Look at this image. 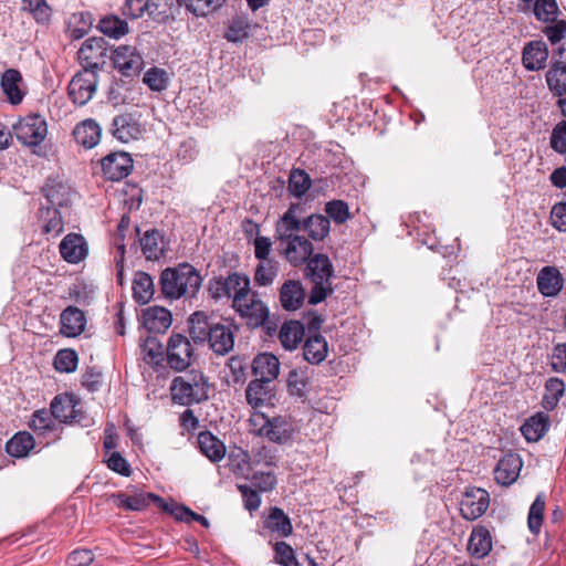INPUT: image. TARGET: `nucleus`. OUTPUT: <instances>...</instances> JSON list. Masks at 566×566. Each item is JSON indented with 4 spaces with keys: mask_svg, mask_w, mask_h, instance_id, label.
Returning <instances> with one entry per match:
<instances>
[{
    "mask_svg": "<svg viewBox=\"0 0 566 566\" xmlns=\"http://www.w3.org/2000/svg\"><path fill=\"white\" fill-rule=\"evenodd\" d=\"M300 203H291L275 223L274 238L281 247L283 256L294 266L304 264L313 254L310 239L300 234Z\"/></svg>",
    "mask_w": 566,
    "mask_h": 566,
    "instance_id": "nucleus-1",
    "label": "nucleus"
},
{
    "mask_svg": "<svg viewBox=\"0 0 566 566\" xmlns=\"http://www.w3.org/2000/svg\"><path fill=\"white\" fill-rule=\"evenodd\" d=\"M188 323L189 334L195 343L208 342L211 350L219 356L232 352L237 327L230 321H216L203 312H196L190 315Z\"/></svg>",
    "mask_w": 566,
    "mask_h": 566,
    "instance_id": "nucleus-2",
    "label": "nucleus"
},
{
    "mask_svg": "<svg viewBox=\"0 0 566 566\" xmlns=\"http://www.w3.org/2000/svg\"><path fill=\"white\" fill-rule=\"evenodd\" d=\"M202 277L189 263L165 269L159 279L161 293L170 300L193 297L200 290Z\"/></svg>",
    "mask_w": 566,
    "mask_h": 566,
    "instance_id": "nucleus-3",
    "label": "nucleus"
},
{
    "mask_svg": "<svg viewBox=\"0 0 566 566\" xmlns=\"http://www.w3.org/2000/svg\"><path fill=\"white\" fill-rule=\"evenodd\" d=\"M170 391L175 402L189 406L208 399L209 385L201 371L191 370L189 374L176 377L171 382Z\"/></svg>",
    "mask_w": 566,
    "mask_h": 566,
    "instance_id": "nucleus-4",
    "label": "nucleus"
},
{
    "mask_svg": "<svg viewBox=\"0 0 566 566\" xmlns=\"http://www.w3.org/2000/svg\"><path fill=\"white\" fill-rule=\"evenodd\" d=\"M231 306L251 328L263 326L269 318L268 306L251 291L249 296L237 297Z\"/></svg>",
    "mask_w": 566,
    "mask_h": 566,
    "instance_id": "nucleus-5",
    "label": "nucleus"
},
{
    "mask_svg": "<svg viewBox=\"0 0 566 566\" xmlns=\"http://www.w3.org/2000/svg\"><path fill=\"white\" fill-rule=\"evenodd\" d=\"M14 134L23 145L38 146L40 145L48 133V125L45 119L38 115L31 114L21 118L14 126Z\"/></svg>",
    "mask_w": 566,
    "mask_h": 566,
    "instance_id": "nucleus-6",
    "label": "nucleus"
},
{
    "mask_svg": "<svg viewBox=\"0 0 566 566\" xmlns=\"http://www.w3.org/2000/svg\"><path fill=\"white\" fill-rule=\"evenodd\" d=\"M97 73L87 72L77 73L69 84V96L72 102L78 106L87 104L96 92Z\"/></svg>",
    "mask_w": 566,
    "mask_h": 566,
    "instance_id": "nucleus-7",
    "label": "nucleus"
},
{
    "mask_svg": "<svg viewBox=\"0 0 566 566\" xmlns=\"http://www.w3.org/2000/svg\"><path fill=\"white\" fill-rule=\"evenodd\" d=\"M192 353V345L187 337L181 334L170 336L167 345V361L172 369L185 370L190 365Z\"/></svg>",
    "mask_w": 566,
    "mask_h": 566,
    "instance_id": "nucleus-8",
    "label": "nucleus"
},
{
    "mask_svg": "<svg viewBox=\"0 0 566 566\" xmlns=\"http://www.w3.org/2000/svg\"><path fill=\"white\" fill-rule=\"evenodd\" d=\"M490 505V494L480 488L467 489L460 503V512L463 518L475 521L481 517Z\"/></svg>",
    "mask_w": 566,
    "mask_h": 566,
    "instance_id": "nucleus-9",
    "label": "nucleus"
},
{
    "mask_svg": "<svg viewBox=\"0 0 566 566\" xmlns=\"http://www.w3.org/2000/svg\"><path fill=\"white\" fill-rule=\"evenodd\" d=\"M105 44L103 38H90L82 43L77 56L84 71L96 72L99 69L106 55Z\"/></svg>",
    "mask_w": 566,
    "mask_h": 566,
    "instance_id": "nucleus-10",
    "label": "nucleus"
},
{
    "mask_svg": "<svg viewBox=\"0 0 566 566\" xmlns=\"http://www.w3.org/2000/svg\"><path fill=\"white\" fill-rule=\"evenodd\" d=\"M112 61L115 66L124 76L136 75L140 72L144 65V60L136 48L132 45H119L112 54Z\"/></svg>",
    "mask_w": 566,
    "mask_h": 566,
    "instance_id": "nucleus-11",
    "label": "nucleus"
},
{
    "mask_svg": "<svg viewBox=\"0 0 566 566\" xmlns=\"http://www.w3.org/2000/svg\"><path fill=\"white\" fill-rule=\"evenodd\" d=\"M111 132L117 140L128 143L139 139L144 128L135 114L124 113L114 117Z\"/></svg>",
    "mask_w": 566,
    "mask_h": 566,
    "instance_id": "nucleus-12",
    "label": "nucleus"
},
{
    "mask_svg": "<svg viewBox=\"0 0 566 566\" xmlns=\"http://www.w3.org/2000/svg\"><path fill=\"white\" fill-rule=\"evenodd\" d=\"M80 402L73 394H62L53 398L50 409L53 418L61 422H78L81 421Z\"/></svg>",
    "mask_w": 566,
    "mask_h": 566,
    "instance_id": "nucleus-13",
    "label": "nucleus"
},
{
    "mask_svg": "<svg viewBox=\"0 0 566 566\" xmlns=\"http://www.w3.org/2000/svg\"><path fill=\"white\" fill-rule=\"evenodd\" d=\"M132 169L133 159L127 153H113L102 160V170L108 180H122L130 174Z\"/></svg>",
    "mask_w": 566,
    "mask_h": 566,
    "instance_id": "nucleus-14",
    "label": "nucleus"
},
{
    "mask_svg": "<svg viewBox=\"0 0 566 566\" xmlns=\"http://www.w3.org/2000/svg\"><path fill=\"white\" fill-rule=\"evenodd\" d=\"M0 87L6 99L13 106L20 105L25 96L23 77L15 69L6 70L0 77Z\"/></svg>",
    "mask_w": 566,
    "mask_h": 566,
    "instance_id": "nucleus-15",
    "label": "nucleus"
},
{
    "mask_svg": "<svg viewBox=\"0 0 566 566\" xmlns=\"http://www.w3.org/2000/svg\"><path fill=\"white\" fill-rule=\"evenodd\" d=\"M522 465V459L517 453H506L494 469L495 481L503 486L511 485L518 478Z\"/></svg>",
    "mask_w": 566,
    "mask_h": 566,
    "instance_id": "nucleus-16",
    "label": "nucleus"
},
{
    "mask_svg": "<svg viewBox=\"0 0 566 566\" xmlns=\"http://www.w3.org/2000/svg\"><path fill=\"white\" fill-rule=\"evenodd\" d=\"M306 275L312 283H332L334 266L326 254L317 253L306 261Z\"/></svg>",
    "mask_w": 566,
    "mask_h": 566,
    "instance_id": "nucleus-17",
    "label": "nucleus"
},
{
    "mask_svg": "<svg viewBox=\"0 0 566 566\" xmlns=\"http://www.w3.org/2000/svg\"><path fill=\"white\" fill-rule=\"evenodd\" d=\"M301 210L303 209L301 208ZM298 226L300 231H305L314 241H323L331 230V221L327 217L316 213L302 217V211L298 212Z\"/></svg>",
    "mask_w": 566,
    "mask_h": 566,
    "instance_id": "nucleus-18",
    "label": "nucleus"
},
{
    "mask_svg": "<svg viewBox=\"0 0 566 566\" xmlns=\"http://www.w3.org/2000/svg\"><path fill=\"white\" fill-rule=\"evenodd\" d=\"M60 253L69 263H78L87 255V244L83 235L69 233L60 243Z\"/></svg>",
    "mask_w": 566,
    "mask_h": 566,
    "instance_id": "nucleus-19",
    "label": "nucleus"
},
{
    "mask_svg": "<svg viewBox=\"0 0 566 566\" xmlns=\"http://www.w3.org/2000/svg\"><path fill=\"white\" fill-rule=\"evenodd\" d=\"M252 371L256 379L272 382L280 373L279 358L271 353H261L253 358Z\"/></svg>",
    "mask_w": 566,
    "mask_h": 566,
    "instance_id": "nucleus-20",
    "label": "nucleus"
},
{
    "mask_svg": "<svg viewBox=\"0 0 566 566\" xmlns=\"http://www.w3.org/2000/svg\"><path fill=\"white\" fill-rule=\"evenodd\" d=\"M538 291L547 297L556 296L563 289L564 279L554 266L543 268L536 279Z\"/></svg>",
    "mask_w": 566,
    "mask_h": 566,
    "instance_id": "nucleus-21",
    "label": "nucleus"
},
{
    "mask_svg": "<svg viewBox=\"0 0 566 566\" xmlns=\"http://www.w3.org/2000/svg\"><path fill=\"white\" fill-rule=\"evenodd\" d=\"M305 298V291L300 281L289 280L280 290V302L284 310L295 311L300 308Z\"/></svg>",
    "mask_w": 566,
    "mask_h": 566,
    "instance_id": "nucleus-22",
    "label": "nucleus"
},
{
    "mask_svg": "<svg viewBox=\"0 0 566 566\" xmlns=\"http://www.w3.org/2000/svg\"><path fill=\"white\" fill-rule=\"evenodd\" d=\"M171 325V313L160 306H150L143 312V326L149 332L163 333Z\"/></svg>",
    "mask_w": 566,
    "mask_h": 566,
    "instance_id": "nucleus-23",
    "label": "nucleus"
},
{
    "mask_svg": "<svg viewBox=\"0 0 566 566\" xmlns=\"http://www.w3.org/2000/svg\"><path fill=\"white\" fill-rule=\"evenodd\" d=\"M85 323L83 311L69 306L61 314V333L67 337H75L84 331Z\"/></svg>",
    "mask_w": 566,
    "mask_h": 566,
    "instance_id": "nucleus-24",
    "label": "nucleus"
},
{
    "mask_svg": "<svg viewBox=\"0 0 566 566\" xmlns=\"http://www.w3.org/2000/svg\"><path fill=\"white\" fill-rule=\"evenodd\" d=\"M548 50L543 41H532L523 50V64L530 71H537L545 66Z\"/></svg>",
    "mask_w": 566,
    "mask_h": 566,
    "instance_id": "nucleus-25",
    "label": "nucleus"
},
{
    "mask_svg": "<svg viewBox=\"0 0 566 566\" xmlns=\"http://www.w3.org/2000/svg\"><path fill=\"white\" fill-rule=\"evenodd\" d=\"M198 447L211 462H219L224 458L226 447L223 442L210 431H202L197 438Z\"/></svg>",
    "mask_w": 566,
    "mask_h": 566,
    "instance_id": "nucleus-26",
    "label": "nucleus"
},
{
    "mask_svg": "<svg viewBox=\"0 0 566 566\" xmlns=\"http://www.w3.org/2000/svg\"><path fill=\"white\" fill-rule=\"evenodd\" d=\"M327 352V342L321 334L307 336L303 346V355L306 361L317 365L326 358Z\"/></svg>",
    "mask_w": 566,
    "mask_h": 566,
    "instance_id": "nucleus-27",
    "label": "nucleus"
},
{
    "mask_svg": "<svg viewBox=\"0 0 566 566\" xmlns=\"http://www.w3.org/2000/svg\"><path fill=\"white\" fill-rule=\"evenodd\" d=\"M77 144L85 148H93L101 138V127L93 119H85L77 124L73 130Z\"/></svg>",
    "mask_w": 566,
    "mask_h": 566,
    "instance_id": "nucleus-28",
    "label": "nucleus"
},
{
    "mask_svg": "<svg viewBox=\"0 0 566 566\" xmlns=\"http://www.w3.org/2000/svg\"><path fill=\"white\" fill-rule=\"evenodd\" d=\"M305 335L304 324L298 321L285 322L279 332V339L286 350H293Z\"/></svg>",
    "mask_w": 566,
    "mask_h": 566,
    "instance_id": "nucleus-29",
    "label": "nucleus"
},
{
    "mask_svg": "<svg viewBox=\"0 0 566 566\" xmlns=\"http://www.w3.org/2000/svg\"><path fill=\"white\" fill-rule=\"evenodd\" d=\"M549 427V417L543 412H538L531 417L521 427V432L528 442L538 441Z\"/></svg>",
    "mask_w": 566,
    "mask_h": 566,
    "instance_id": "nucleus-30",
    "label": "nucleus"
},
{
    "mask_svg": "<svg viewBox=\"0 0 566 566\" xmlns=\"http://www.w3.org/2000/svg\"><path fill=\"white\" fill-rule=\"evenodd\" d=\"M245 398L253 409L263 407L271 399L270 382L260 379L251 380L245 389Z\"/></svg>",
    "mask_w": 566,
    "mask_h": 566,
    "instance_id": "nucleus-31",
    "label": "nucleus"
},
{
    "mask_svg": "<svg viewBox=\"0 0 566 566\" xmlns=\"http://www.w3.org/2000/svg\"><path fill=\"white\" fill-rule=\"evenodd\" d=\"M548 88L557 96L566 92V62L554 60L546 73Z\"/></svg>",
    "mask_w": 566,
    "mask_h": 566,
    "instance_id": "nucleus-32",
    "label": "nucleus"
},
{
    "mask_svg": "<svg viewBox=\"0 0 566 566\" xmlns=\"http://www.w3.org/2000/svg\"><path fill=\"white\" fill-rule=\"evenodd\" d=\"M492 548V541L490 532L483 527H475L470 536L468 543V551L471 555L482 558L489 554Z\"/></svg>",
    "mask_w": 566,
    "mask_h": 566,
    "instance_id": "nucleus-33",
    "label": "nucleus"
},
{
    "mask_svg": "<svg viewBox=\"0 0 566 566\" xmlns=\"http://www.w3.org/2000/svg\"><path fill=\"white\" fill-rule=\"evenodd\" d=\"M114 497L116 499L117 506L129 511H142L148 506L150 502H161V499L154 493H138L135 495L118 493L114 495Z\"/></svg>",
    "mask_w": 566,
    "mask_h": 566,
    "instance_id": "nucleus-34",
    "label": "nucleus"
},
{
    "mask_svg": "<svg viewBox=\"0 0 566 566\" xmlns=\"http://www.w3.org/2000/svg\"><path fill=\"white\" fill-rule=\"evenodd\" d=\"M264 527L277 533L282 537H287L293 532L290 517L280 507H272L269 516L264 521Z\"/></svg>",
    "mask_w": 566,
    "mask_h": 566,
    "instance_id": "nucleus-35",
    "label": "nucleus"
},
{
    "mask_svg": "<svg viewBox=\"0 0 566 566\" xmlns=\"http://www.w3.org/2000/svg\"><path fill=\"white\" fill-rule=\"evenodd\" d=\"M140 247L147 260H158L164 253V241L159 231L147 230L140 238Z\"/></svg>",
    "mask_w": 566,
    "mask_h": 566,
    "instance_id": "nucleus-36",
    "label": "nucleus"
},
{
    "mask_svg": "<svg viewBox=\"0 0 566 566\" xmlns=\"http://www.w3.org/2000/svg\"><path fill=\"white\" fill-rule=\"evenodd\" d=\"M226 290L228 292V298H232V304H235L237 297L242 298L249 296L250 279L245 274L238 272L229 274L224 277Z\"/></svg>",
    "mask_w": 566,
    "mask_h": 566,
    "instance_id": "nucleus-37",
    "label": "nucleus"
},
{
    "mask_svg": "<svg viewBox=\"0 0 566 566\" xmlns=\"http://www.w3.org/2000/svg\"><path fill=\"white\" fill-rule=\"evenodd\" d=\"M34 448V438L27 431L15 433L6 444L8 454L14 458H23Z\"/></svg>",
    "mask_w": 566,
    "mask_h": 566,
    "instance_id": "nucleus-38",
    "label": "nucleus"
},
{
    "mask_svg": "<svg viewBox=\"0 0 566 566\" xmlns=\"http://www.w3.org/2000/svg\"><path fill=\"white\" fill-rule=\"evenodd\" d=\"M179 7L180 0H147V13L157 22L168 20Z\"/></svg>",
    "mask_w": 566,
    "mask_h": 566,
    "instance_id": "nucleus-39",
    "label": "nucleus"
},
{
    "mask_svg": "<svg viewBox=\"0 0 566 566\" xmlns=\"http://www.w3.org/2000/svg\"><path fill=\"white\" fill-rule=\"evenodd\" d=\"M133 295L137 303L146 304L154 295L151 276L146 272H137L133 281Z\"/></svg>",
    "mask_w": 566,
    "mask_h": 566,
    "instance_id": "nucleus-40",
    "label": "nucleus"
},
{
    "mask_svg": "<svg viewBox=\"0 0 566 566\" xmlns=\"http://www.w3.org/2000/svg\"><path fill=\"white\" fill-rule=\"evenodd\" d=\"M39 221L42 223L43 232L59 235L63 231V220L57 208L39 209Z\"/></svg>",
    "mask_w": 566,
    "mask_h": 566,
    "instance_id": "nucleus-41",
    "label": "nucleus"
},
{
    "mask_svg": "<svg viewBox=\"0 0 566 566\" xmlns=\"http://www.w3.org/2000/svg\"><path fill=\"white\" fill-rule=\"evenodd\" d=\"M310 376L307 367L295 368L289 373L287 390L291 396L305 397Z\"/></svg>",
    "mask_w": 566,
    "mask_h": 566,
    "instance_id": "nucleus-42",
    "label": "nucleus"
},
{
    "mask_svg": "<svg viewBox=\"0 0 566 566\" xmlns=\"http://www.w3.org/2000/svg\"><path fill=\"white\" fill-rule=\"evenodd\" d=\"M99 31L113 39H119L128 33V23L116 15H106L98 22Z\"/></svg>",
    "mask_w": 566,
    "mask_h": 566,
    "instance_id": "nucleus-43",
    "label": "nucleus"
},
{
    "mask_svg": "<svg viewBox=\"0 0 566 566\" xmlns=\"http://www.w3.org/2000/svg\"><path fill=\"white\" fill-rule=\"evenodd\" d=\"M251 23L245 15H235L231 19L224 38L230 42H239L248 38Z\"/></svg>",
    "mask_w": 566,
    "mask_h": 566,
    "instance_id": "nucleus-44",
    "label": "nucleus"
},
{
    "mask_svg": "<svg viewBox=\"0 0 566 566\" xmlns=\"http://www.w3.org/2000/svg\"><path fill=\"white\" fill-rule=\"evenodd\" d=\"M565 390L564 381L559 378H549L545 384V394L543 397V406L547 410H553Z\"/></svg>",
    "mask_w": 566,
    "mask_h": 566,
    "instance_id": "nucleus-45",
    "label": "nucleus"
},
{
    "mask_svg": "<svg viewBox=\"0 0 566 566\" xmlns=\"http://www.w3.org/2000/svg\"><path fill=\"white\" fill-rule=\"evenodd\" d=\"M276 274L277 262L275 260L260 261L254 272V282L260 286H268L273 283Z\"/></svg>",
    "mask_w": 566,
    "mask_h": 566,
    "instance_id": "nucleus-46",
    "label": "nucleus"
},
{
    "mask_svg": "<svg viewBox=\"0 0 566 566\" xmlns=\"http://www.w3.org/2000/svg\"><path fill=\"white\" fill-rule=\"evenodd\" d=\"M143 82L155 92H161L168 87L169 74L166 70L153 66L145 74Z\"/></svg>",
    "mask_w": 566,
    "mask_h": 566,
    "instance_id": "nucleus-47",
    "label": "nucleus"
},
{
    "mask_svg": "<svg viewBox=\"0 0 566 566\" xmlns=\"http://www.w3.org/2000/svg\"><path fill=\"white\" fill-rule=\"evenodd\" d=\"M312 180L310 176L301 169H293L289 178V190L296 197L301 198L310 189Z\"/></svg>",
    "mask_w": 566,
    "mask_h": 566,
    "instance_id": "nucleus-48",
    "label": "nucleus"
},
{
    "mask_svg": "<svg viewBox=\"0 0 566 566\" xmlns=\"http://www.w3.org/2000/svg\"><path fill=\"white\" fill-rule=\"evenodd\" d=\"M241 453L243 457L242 461L247 462L250 460L251 467L264 465L271 468L275 467L277 462L276 457L272 453L271 449L264 446L260 448H253L251 457L247 452L241 451Z\"/></svg>",
    "mask_w": 566,
    "mask_h": 566,
    "instance_id": "nucleus-49",
    "label": "nucleus"
},
{
    "mask_svg": "<svg viewBox=\"0 0 566 566\" xmlns=\"http://www.w3.org/2000/svg\"><path fill=\"white\" fill-rule=\"evenodd\" d=\"M226 0H184L186 9L196 17H207L219 9Z\"/></svg>",
    "mask_w": 566,
    "mask_h": 566,
    "instance_id": "nucleus-50",
    "label": "nucleus"
},
{
    "mask_svg": "<svg viewBox=\"0 0 566 566\" xmlns=\"http://www.w3.org/2000/svg\"><path fill=\"white\" fill-rule=\"evenodd\" d=\"M78 357L74 349H60L54 357V368L60 373H73L77 367Z\"/></svg>",
    "mask_w": 566,
    "mask_h": 566,
    "instance_id": "nucleus-51",
    "label": "nucleus"
},
{
    "mask_svg": "<svg viewBox=\"0 0 566 566\" xmlns=\"http://www.w3.org/2000/svg\"><path fill=\"white\" fill-rule=\"evenodd\" d=\"M545 510V500L543 495H537L532 503L528 512L527 525L533 534H538L543 523Z\"/></svg>",
    "mask_w": 566,
    "mask_h": 566,
    "instance_id": "nucleus-52",
    "label": "nucleus"
},
{
    "mask_svg": "<svg viewBox=\"0 0 566 566\" xmlns=\"http://www.w3.org/2000/svg\"><path fill=\"white\" fill-rule=\"evenodd\" d=\"M325 212L328 219L337 224H343L350 219L349 207L344 200H332L325 205Z\"/></svg>",
    "mask_w": 566,
    "mask_h": 566,
    "instance_id": "nucleus-53",
    "label": "nucleus"
},
{
    "mask_svg": "<svg viewBox=\"0 0 566 566\" xmlns=\"http://www.w3.org/2000/svg\"><path fill=\"white\" fill-rule=\"evenodd\" d=\"M558 13V7L555 0H536L534 4V14L537 20L543 22H555Z\"/></svg>",
    "mask_w": 566,
    "mask_h": 566,
    "instance_id": "nucleus-54",
    "label": "nucleus"
},
{
    "mask_svg": "<svg viewBox=\"0 0 566 566\" xmlns=\"http://www.w3.org/2000/svg\"><path fill=\"white\" fill-rule=\"evenodd\" d=\"M142 352L144 354V360L148 364H158L163 359V345L155 336H149L144 340Z\"/></svg>",
    "mask_w": 566,
    "mask_h": 566,
    "instance_id": "nucleus-55",
    "label": "nucleus"
},
{
    "mask_svg": "<svg viewBox=\"0 0 566 566\" xmlns=\"http://www.w3.org/2000/svg\"><path fill=\"white\" fill-rule=\"evenodd\" d=\"M52 411L45 409L36 410L31 419L30 427L38 433H44L54 428Z\"/></svg>",
    "mask_w": 566,
    "mask_h": 566,
    "instance_id": "nucleus-56",
    "label": "nucleus"
},
{
    "mask_svg": "<svg viewBox=\"0 0 566 566\" xmlns=\"http://www.w3.org/2000/svg\"><path fill=\"white\" fill-rule=\"evenodd\" d=\"M275 562L282 566H300L295 552L291 545L285 542H277L274 545Z\"/></svg>",
    "mask_w": 566,
    "mask_h": 566,
    "instance_id": "nucleus-57",
    "label": "nucleus"
},
{
    "mask_svg": "<svg viewBox=\"0 0 566 566\" xmlns=\"http://www.w3.org/2000/svg\"><path fill=\"white\" fill-rule=\"evenodd\" d=\"M23 3V8L29 10L38 22L45 23L50 20L51 8L45 0H24Z\"/></svg>",
    "mask_w": 566,
    "mask_h": 566,
    "instance_id": "nucleus-58",
    "label": "nucleus"
},
{
    "mask_svg": "<svg viewBox=\"0 0 566 566\" xmlns=\"http://www.w3.org/2000/svg\"><path fill=\"white\" fill-rule=\"evenodd\" d=\"M261 430L269 440L276 443H284L289 439L285 428H283L282 424H279V420H268Z\"/></svg>",
    "mask_w": 566,
    "mask_h": 566,
    "instance_id": "nucleus-59",
    "label": "nucleus"
},
{
    "mask_svg": "<svg viewBox=\"0 0 566 566\" xmlns=\"http://www.w3.org/2000/svg\"><path fill=\"white\" fill-rule=\"evenodd\" d=\"M252 486L261 492L272 491L276 485V478L272 472H254L251 478Z\"/></svg>",
    "mask_w": 566,
    "mask_h": 566,
    "instance_id": "nucleus-60",
    "label": "nucleus"
},
{
    "mask_svg": "<svg viewBox=\"0 0 566 566\" xmlns=\"http://www.w3.org/2000/svg\"><path fill=\"white\" fill-rule=\"evenodd\" d=\"M551 146L555 151L566 154V120H562L554 127Z\"/></svg>",
    "mask_w": 566,
    "mask_h": 566,
    "instance_id": "nucleus-61",
    "label": "nucleus"
},
{
    "mask_svg": "<svg viewBox=\"0 0 566 566\" xmlns=\"http://www.w3.org/2000/svg\"><path fill=\"white\" fill-rule=\"evenodd\" d=\"M107 467L123 476H129L132 473V469L127 460L116 451L112 452L108 457Z\"/></svg>",
    "mask_w": 566,
    "mask_h": 566,
    "instance_id": "nucleus-62",
    "label": "nucleus"
},
{
    "mask_svg": "<svg viewBox=\"0 0 566 566\" xmlns=\"http://www.w3.org/2000/svg\"><path fill=\"white\" fill-rule=\"evenodd\" d=\"M551 367L555 373H563L566 369V344H557L552 353Z\"/></svg>",
    "mask_w": 566,
    "mask_h": 566,
    "instance_id": "nucleus-63",
    "label": "nucleus"
},
{
    "mask_svg": "<svg viewBox=\"0 0 566 566\" xmlns=\"http://www.w3.org/2000/svg\"><path fill=\"white\" fill-rule=\"evenodd\" d=\"M552 224L560 232L566 231V202L554 205L551 212Z\"/></svg>",
    "mask_w": 566,
    "mask_h": 566,
    "instance_id": "nucleus-64",
    "label": "nucleus"
}]
</instances>
